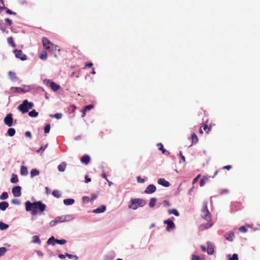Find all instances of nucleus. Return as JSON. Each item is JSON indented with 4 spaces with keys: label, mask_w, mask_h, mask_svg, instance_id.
<instances>
[{
    "label": "nucleus",
    "mask_w": 260,
    "mask_h": 260,
    "mask_svg": "<svg viewBox=\"0 0 260 260\" xmlns=\"http://www.w3.org/2000/svg\"><path fill=\"white\" fill-rule=\"evenodd\" d=\"M49 116L50 117H53V118H55L57 119H59L61 118V117L62 116V114L61 113H56L54 115H50Z\"/></svg>",
    "instance_id": "nucleus-36"
},
{
    "label": "nucleus",
    "mask_w": 260,
    "mask_h": 260,
    "mask_svg": "<svg viewBox=\"0 0 260 260\" xmlns=\"http://www.w3.org/2000/svg\"><path fill=\"white\" fill-rule=\"evenodd\" d=\"M208 180H209V178L206 177H204V178L203 179H202L200 181V186H201V187L205 185L206 181Z\"/></svg>",
    "instance_id": "nucleus-39"
},
{
    "label": "nucleus",
    "mask_w": 260,
    "mask_h": 260,
    "mask_svg": "<svg viewBox=\"0 0 260 260\" xmlns=\"http://www.w3.org/2000/svg\"><path fill=\"white\" fill-rule=\"evenodd\" d=\"M210 127H208L207 125H204L203 129L205 131L206 134H208L210 131Z\"/></svg>",
    "instance_id": "nucleus-49"
},
{
    "label": "nucleus",
    "mask_w": 260,
    "mask_h": 260,
    "mask_svg": "<svg viewBox=\"0 0 260 260\" xmlns=\"http://www.w3.org/2000/svg\"><path fill=\"white\" fill-rule=\"evenodd\" d=\"M157 146H158V149L159 150H161L162 153H165V152H166V149L164 148L162 144H161V143H159L157 144Z\"/></svg>",
    "instance_id": "nucleus-44"
},
{
    "label": "nucleus",
    "mask_w": 260,
    "mask_h": 260,
    "mask_svg": "<svg viewBox=\"0 0 260 260\" xmlns=\"http://www.w3.org/2000/svg\"><path fill=\"white\" fill-rule=\"evenodd\" d=\"M32 242L34 243H37L40 244L41 243V241L40 240L39 237L38 236H34L32 238Z\"/></svg>",
    "instance_id": "nucleus-26"
},
{
    "label": "nucleus",
    "mask_w": 260,
    "mask_h": 260,
    "mask_svg": "<svg viewBox=\"0 0 260 260\" xmlns=\"http://www.w3.org/2000/svg\"><path fill=\"white\" fill-rule=\"evenodd\" d=\"M158 183L163 186L165 187H169L170 186V183L167 180H166L164 178H160L158 180Z\"/></svg>",
    "instance_id": "nucleus-14"
},
{
    "label": "nucleus",
    "mask_w": 260,
    "mask_h": 260,
    "mask_svg": "<svg viewBox=\"0 0 260 260\" xmlns=\"http://www.w3.org/2000/svg\"><path fill=\"white\" fill-rule=\"evenodd\" d=\"M66 255L69 258H72L73 257H75L76 259H78V258L76 255H73V254H69L68 253H66Z\"/></svg>",
    "instance_id": "nucleus-50"
},
{
    "label": "nucleus",
    "mask_w": 260,
    "mask_h": 260,
    "mask_svg": "<svg viewBox=\"0 0 260 260\" xmlns=\"http://www.w3.org/2000/svg\"><path fill=\"white\" fill-rule=\"evenodd\" d=\"M50 129V124H48L45 125L44 127V133L46 134H48L49 133Z\"/></svg>",
    "instance_id": "nucleus-42"
},
{
    "label": "nucleus",
    "mask_w": 260,
    "mask_h": 260,
    "mask_svg": "<svg viewBox=\"0 0 260 260\" xmlns=\"http://www.w3.org/2000/svg\"><path fill=\"white\" fill-rule=\"evenodd\" d=\"M7 251V249L5 247L0 248V257L3 255Z\"/></svg>",
    "instance_id": "nucleus-45"
},
{
    "label": "nucleus",
    "mask_w": 260,
    "mask_h": 260,
    "mask_svg": "<svg viewBox=\"0 0 260 260\" xmlns=\"http://www.w3.org/2000/svg\"><path fill=\"white\" fill-rule=\"evenodd\" d=\"M15 134V130L13 128H10L8 130V134L10 137H13Z\"/></svg>",
    "instance_id": "nucleus-32"
},
{
    "label": "nucleus",
    "mask_w": 260,
    "mask_h": 260,
    "mask_svg": "<svg viewBox=\"0 0 260 260\" xmlns=\"http://www.w3.org/2000/svg\"><path fill=\"white\" fill-rule=\"evenodd\" d=\"M54 242H55V239L54 237H50L47 241V243L48 245H54Z\"/></svg>",
    "instance_id": "nucleus-35"
},
{
    "label": "nucleus",
    "mask_w": 260,
    "mask_h": 260,
    "mask_svg": "<svg viewBox=\"0 0 260 260\" xmlns=\"http://www.w3.org/2000/svg\"><path fill=\"white\" fill-rule=\"evenodd\" d=\"M168 213L169 214H174L176 216H179V212L175 209H169L168 210Z\"/></svg>",
    "instance_id": "nucleus-23"
},
{
    "label": "nucleus",
    "mask_w": 260,
    "mask_h": 260,
    "mask_svg": "<svg viewBox=\"0 0 260 260\" xmlns=\"http://www.w3.org/2000/svg\"><path fill=\"white\" fill-rule=\"evenodd\" d=\"M7 9L6 13L7 14H11V15H15L16 14V13L15 12H12L11 10L8 9Z\"/></svg>",
    "instance_id": "nucleus-57"
},
{
    "label": "nucleus",
    "mask_w": 260,
    "mask_h": 260,
    "mask_svg": "<svg viewBox=\"0 0 260 260\" xmlns=\"http://www.w3.org/2000/svg\"><path fill=\"white\" fill-rule=\"evenodd\" d=\"M210 213L207 209V205L206 203H204L203 209H202V216L205 219L208 220L210 218L209 216Z\"/></svg>",
    "instance_id": "nucleus-10"
},
{
    "label": "nucleus",
    "mask_w": 260,
    "mask_h": 260,
    "mask_svg": "<svg viewBox=\"0 0 260 260\" xmlns=\"http://www.w3.org/2000/svg\"><path fill=\"white\" fill-rule=\"evenodd\" d=\"M9 76L10 77V79L12 81H15L18 79V78L17 77L15 73L9 71L8 73Z\"/></svg>",
    "instance_id": "nucleus-19"
},
{
    "label": "nucleus",
    "mask_w": 260,
    "mask_h": 260,
    "mask_svg": "<svg viewBox=\"0 0 260 260\" xmlns=\"http://www.w3.org/2000/svg\"><path fill=\"white\" fill-rule=\"evenodd\" d=\"M228 193H229V190L228 189H224L221 191L220 194H223Z\"/></svg>",
    "instance_id": "nucleus-62"
},
{
    "label": "nucleus",
    "mask_w": 260,
    "mask_h": 260,
    "mask_svg": "<svg viewBox=\"0 0 260 260\" xmlns=\"http://www.w3.org/2000/svg\"><path fill=\"white\" fill-rule=\"evenodd\" d=\"M31 88L29 85H24L22 87H12L11 90L18 93H25L29 91Z\"/></svg>",
    "instance_id": "nucleus-7"
},
{
    "label": "nucleus",
    "mask_w": 260,
    "mask_h": 260,
    "mask_svg": "<svg viewBox=\"0 0 260 260\" xmlns=\"http://www.w3.org/2000/svg\"><path fill=\"white\" fill-rule=\"evenodd\" d=\"M224 237L226 240L232 242L233 241V238L235 237V234L234 232H230L229 233H226L224 235Z\"/></svg>",
    "instance_id": "nucleus-15"
},
{
    "label": "nucleus",
    "mask_w": 260,
    "mask_h": 260,
    "mask_svg": "<svg viewBox=\"0 0 260 260\" xmlns=\"http://www.w3.org/2000/svg\"><path fill=\"white\" fill-rule=\"evenodd\" d=\"M211 227V223L208 222L206 223H203L200 226L201 230L207 229Z\"/></svg>",
    "instance_id": "nucleus-24"
},
{
    "label": "nucleus",
    "mask_w": 260,
    "mask_h": 260,
    "mask_svg": "<svg viewBox=\"0 0 260 260\" xmlns=\"http://www.w3.org/2000/svg\"><path fill=\"white\" fill-rule=\"evenodd\" d=\"M40 58L42 60H46L47 58V54L46 51H43L39 56Z\"/></svg>",
    "instance_id": "nucleus-37"
},
{
    "label": "nucleus",
    "mask_w": 260,
    "mask_h": 260,
    "mask_svg": "<svg viewBox=\"0 0 260 260\" xmlns=\"http://www.w3.org/2000/svg\"><path fill=\"white\" fill-rule=\"evenodd\" d=\"M200 175H198L195 178H194L193 180V181H192V184H195L197 182L198 179L200 178Z\"/></svg>",
    "instance_id": "nucleus-55"
},
{
    "label": "nucleus",
    "mask_w": 260,
    "mask_h": 260,
    "mask_svg": "<svg viewBox=\"0 0 260 260\" xmlns=\"http://www.w3.org/2000/svg\"><path fill=\"white\" fill-rule=\"evenodd\" d=\"M137 181L139 183H144V182H145V180L144 179L141 178V177L140 176H138L137 177Z\"/></svg>",
    "instance_id": "nucleus-53"
},
{
    "label": "nucleus",
    "mask_w": 260,
    "mask_h": 260,
    "mask_svg": "<svg viewBox=\"0 0 260 260\" xmlns=\"http://www.w3.org/2000/svg\"><path fill=\"white\" fill-rule=\"evenodd\" d=\"M93 107L92 105H89L86 106L82 110V112L83 113V115L82 116V117H84L85 115V112L87 111L91 110Z\"/></svg>",
    "instance_id": "nucleus-20"
},
{
    "label": "nucleus",
    "mask_w": 260,
    "mask_h": 260,
    "mask_svg": "<svg viewBox=\"0 0 260 260\" xmlns=\"http://www.w3.org/2000/svg\"><path fill=\"white\" fill-rule=\"evenodd\" d=\"M9 207V204L6 202L0 203V209L2 211H5Z\"/></svg>",
    "instance_id": "nucleus-21"
},
{
    "label": "nucleus",
    "mask_w": 260,
    "mask_h": 260,
    "mask_svg": "<svg viewBox=\"0 0 260 260\" xmlns=\"http://www.w3.org/2000/svg\"><path fill=\"white\" fill-rule=\"evenodd\" d=\"M25 135L26 137L29 138L30 139L31 138V134L30 132L28 131L25 132Z\"/></svg>",
    "instance_id": "nucleus-56"
},
{
    "label": "nucleus",
    "mask_w": 260,
    "mask_h": 260,
    "mask_svg": "<svg viewBox=\"0 0 260 260\" xmlns=\"http://www.w3.org/2000/svg\"><path fill=\"white\" fill-rule=\"evenodd\" d=\"M42 42L44 47L50 52L55 51L57 49V46L53 44L46 38H43Z\"/></svg>",
    "instance_id": "nucleus-5"
},
{
    "label": "nucleus",
    "mask_w": 260,
    "mask_h": 260,
    "mask_svg": "<svg viewBox=\"0 0 260 260\" xmlns=\"http://www.w3.org/2000/svg\"><path fill=\"white\" fill-rule=\"evenodd\" d=\"M81 161L83 164L87 165V164H88V163L90 161V157L87 155H84L82 157V158L81 159Z\"/></svg>",
    "instance_id": "nucleus-17"
},
{
    "label": "nucleus",
    "mask_w": 260,
    "mask_h": 260,
    "mask_svg": "<svg viewBox=\"0 0 260 260\" xmlns=\"http://www.w3.org/2000/svg\"><path fill=\"white\" fill-rule=\"evenodd\" d=\"M164 206H170L169 202L168 201H165L164 202Z\"/></svg>",
    "instance_id": "nucleus-63"
},
{
    "label": "nucleus",
    "mask_w": 260,
    "mask_h": 260,
    "mask_svg": "<svg viewBox=\"0 0 260 260\" xmlns=\"http://www.w3.org/2000/svg\"><path fill=\"white\" fill-rule=\"evenodd\" d=\"M164 223L167 225L166 230L168 232L171 231L175 228L174 223L170 219H167L164 221Z\"/></svg>",
    "instance_id": "nucleus-9"
},
{
    "label": "nucleus",
    "mask_w": 260,
    "mask_h": 260,
    "mask_svg": "<svg viewBox=\"0 0 260 260\" xmlns=\"http://www.w3.org/2000/svg\"><path fill=\"white\" fill-rule=\"evenodd\" d=\"M14 53L15 56L20 59L21 60H25L26 59V56L23 53L21 50L16 49L14 51Z\"/></svg>",
    "instance_id": "nucleus-11"
},
{
    "label": "nucleus",
    "mask_w": 260,
    "mask_h": 260,
    "mask_svg": "<svg viewBox=\"0 0 260 260\" xmlns=\"http://www.w3.org/2000/svg\"><path fill=\"white\" fill-rule=\"evenodd\" d=\"M52 195L56 198H59L60 197V194L59 191L57 190H54L52 191Z\"/></svg>",
    "instance_id": "nucleus-41"
},
{
    "label": "nucleus",
    "mask_w": 260,
    "mask_h": 260,
    "mask_svg": "<svg viewBox=\"0 0 260 260\" xmlns=\"http://www.w3.org/2000/svg\"><path fill=\"white\" fill-rule=\"evenodd\" d=\"M25 210L27 212L31 211V214L32 216L36 215L38 211H39L41 212H44L46 206L43 204L41 201L35 202L31 203L30 201H26L25 203Z\"/></svg>",
    "instance_id": "nucleus-1"
},
{
    "label": "nucleus",
    "mask_w": 260,
    "mask_h": 260,
    "mask_svg": "<svg viewBox=\"0 0 260 260\" xmlns=\"http://www.w3.org/2000/svg\"><path fill=\"white\" fill-rule=\"evenodd\" d=\"M34 104L32 102H29L27 100H24L22 104L18 106V109L22 113H25L28 112L29 109L32 108Z\"/></svg>",
    "instance_id": "nucleus-4"
},
{
    "label": "nucleus",
    "mask_w": 260,
    "mask_h": 260,
    "mask_svg": "<svg viewBox=\"0 0 260 260\" xmlns=\"http://www.w3.org/2000/svg\"><path fill=\"white\" fill-rule=\"evenodd\" d=\"M47 144L45 145V146L41 147V148L38 150H37V152L38 153H39L40 152H43L45 151V150L46 149V148H47Z\"/></svg>",
    "instance_id": "nucleus-47"
},
{
    "label": "nucleus",
    "mask_w": 260,
    "mask_h": 260,
    "mask_svg": "<svg viewBox=\"0 0 260 260\" xmlns=\"http://www.w3.org/2000/svg\"><path fill=\"white\" fill-rule=\"evenodd\" d=\"M9 227V225L2 221L0 222V230L3 231L6 230Z\"/></svg>",
    "instance_id": "nucleus-34"
},
{
    "label": "nucleus",
    "mask_w": 260,
    "mask_h": 260,
    "mask_svg": "<svg viewBox=\"0 0 260 260\" xmlns=\"http://www.w3.org/2000/svg\"><path fill=\"white\" fill-rule=\"evenodd\" d=\"M66 164L64 162H62L58 166V169L60 172H63L66 168Z\"/></svg>",
    "instance_id": "nucleus-33"
},
{
    "label": "nucleus",
    "mask_w": 260,
    "mask_h": 260,
    "mask_svg": "<svg viewBox=\"0 0 260 260\" xmlns=\"http://www.w3.org/2000/svg\"><path fill=\"white\" fill-rule=\"evenodd\" d=\"M11 203H12V204H14V205H19L20 203L19 201L17 199L12 200L11 201Z\"/></svg>",
    "instance_id": "nucleus-52"
},
{
    "label": "nucleus",
    "mask_w": 260,
    "mask_h": 260,
    "mask_svg": "<svg viewBox=\"0 0 260 260\" xmlns=\"http://www.w3.org/2000/svg\"><path fill=\"white\" fill-rule=\"evenodd\" d=\"M74 219V217L71 215H61L56 217L54 219L51 220L49 223V225L50 226H54L58 223L69 221Z\"/></svg>",
    "instance_id": "nucleus-2"
},
{
    "label": "nucleus",
    "mask_w": 260,
    "mask_h": 260,
    "mask_svg": "<svg viewBox=\"0 0 260 260\" xmlns=\"http://www.w3.org/2000/svg\"><path fill=\"white\" fill-rule=\"evenodd\" d=\"M43 82L46 86L50 87L54 91H56L60 88V86L58 84H57L50 80L45 79Z\"/></svg>",
    "instance_id": "nucleus-6"
},
{
    "label": "nucleus",
    "mask_w": 260,
    "mask_h": 260,
    "mask_svg": "<svg viewBox=\"0 0 260 260\" xmlns=\"http://www.w3.org/2000/svg\"><path fill=\"white\" fill-rule=\"evenodd\" d=\"M191 138H192V143H196L198 142V137L194 133H193L191 135Z\"/></svg>",
    "instance_id": "nucleus-40"
},
{
    "label": "nucleus",
    "mask_w": 260,
    "mask_h": 260,
    "mask_svg": "<svg viewBox=\"0 0 260 260\" xmlns=\"http://www.w3.org/2000/svg\"><path fill=\"white\" fill-rule=\"evenodd\" d=\"M4 122L8 126L10 127L13 125V118L11 113L8 114L4 119Z\"/></svg>",
    "instance_id": "nucleus-8"
},
{
    "label": "nucleus",
    "mask_w": 260,
    "mask_h": 260,
    "mask_svg": "<svg viewBox=\"0 0 260 260\" xmlns=\"http://www.w3.org/2000/svg\"><path fill=\"white\" fill-rule=\"evenodd\" d=\"M191 260H204V257L197 255L195 254H192Z\"/></svg>",
    "instance_id": "nucleus-28"
},
{
    "label": "nucleus",
    "mask_w": 260,
    "mask_h": 260,
    "mask_svg": "<svg viewBox=\"0 0 260 260\" xmlns=\"http://www.w3.org/2000/svg\"><path fill=\"white\" fill-rule=\"evenodd\" d=\"M13 196L15 197H19L21 195V188L19 186L13 187L12 189Z\"/></svg>",
    "instance_id": "nucleus-12"
},
{
    "label": "nucleus",
    "mask_w": 260,
    "mask_h": 260,
    "mask_svg": "<svg viewBox=\"0 0 260 260\" xmlns=\"http://www.w3.org/2000/svg\"><path fill=\"white\" fill-rule=\"evenodd\" d=\"M157 200L155 198H152L150 199V202L149 203V206L150 207H153L155 206V203Z\"/></svg>",
    "instance_id": "nucleus-29"
},
{
    "label": "nucleus",
    "mask_w": 260,
    "mask_h": 260,
    "mask_svg": "<svg viewBox=\"0 0 260 260\" xmlns=\"http://www.w3.org/2000/svg\"><path fill=\"white\" fill-rule=\"evenodd\" d=\"M106 207L105 205H102L100 207L93 210L92 212L94 213H101L105 211Z\"/></svg>",
    "instance_id": "nucleus-16"
},
{
    "label": "nucleus",
    "mask_w": 260,
    "mask_h": 260,
    "mask_svg": "<svg viewBox=\"0 0 260 260\" xmlns=\"http://www.w3.org/2000/svg\"><path fill=\"white\" fill-rule=\"evenodd\" d=\"M98 197V194L96 193H93L91 195L90 201H93L94 200Z\"/></svg>",
    "instance_id": "nucleus-54"
},
{
    "label": "nucleus",
    "mask_w": 260,
    "mask_h": 260,
    "mask_svg": "<svg viewBox=\"0 0 260 260\" xmlns=\"http://www.w3.org/2000/svg\"><path fill=\"white\" fill-rule=\"evenodd\" d=\"M39 174V171L37 169H32L30 172V176L31 178Z\"/></svg>",
    "instance_id": "nucleus-30"
},
{
    "label": "nucleus",
    "mask_w": 260,
    "mask_h": 260,
    "mask_svg": "<svg viewBox=\"0 0 260 260\" xmlns=\"http://www.w3.org/2000/svg\"><path fill=\"white\" fill-rule=\"evenodd\" d=\"M239 231L242 233H246L247 231V229L245 226H241L239 229Z\"/></svg>",
    "instance_id": "nucleus-48"
},
{
    "label": "nucleus",
    "mask_w": 260,
    "mask_h": 260,
    "mask_svg": "<svg viewBox=\"0 0 260 260\" xmlns=\"http://www.w3.org/2000/svg\"><path fill=\"white\" fill-rule=\"evenodd\" d=\"M20 173L23 176H26L28 175L27 169L25 166H21L20 169Z\"/></svg>",
    "instance_id": "nucleus-22"
},
{
    "label": "nucleus",
    "mask_w": 260,
    "mask_h": 260,
    "mask_svg": "<svg viewBox=\"0 0 260 260\" xmlns=\"http://www.w3.org/2000/svg\"><path fill=\"white\" fill-rule=\"evenodd\" d=\"M63 202L66 206L72 205L75 203V200L73 199H66L63 200Z\"/></svg>",
    "instance_id": "nucleus-18"
},
{
    "label": "nucleus",
    "mask_w": 260,
    "mask_h": 260,
    "mask_svg": "<svg viewBox=\"0 0 260 260\" xmlns=\"http://www.w3.org/2000/svg\"><path fill=\"white\" fill-rule=\"evenodd\" d=\"M230 260H238V256L237 254L234 253L232 257L230 258Z\"/></svg>",
    "instance_id": "nucleus-51"
},
{
    "label": "nucleus",
    "mask_w": 260,
    "mask_h": 260,
    "mask_svg": "<svg viewBox=\"0 0 260 260\" xmlns=\"http://www.w3.org/2000/svg\"><path fill=\"white\" fill-rule=\"evenodd\" d=\"M179 155L180 156H181V160L183 162H185V156H183L181 153V152L180 151V153H179Z\"/></svg>",
    "instance_id": "nucleus-58"
},
{
    "label": "nucleus",
    "mask_w": 260,
    "mask_h": 260,
    "mask_svg": "<svg viewBox=\"0 0 260 260\" xmlns=\"http://www.w3.org/2000/svg\"><path fill=\"white\" fill-rule=\"evenodd\" d=\"M66 256H67L66 254L65 255L63 254H59L58 255V257L60 259H64L66 258Z\"/></svg>",
    "instance_id": "nucleus-60"
},
{
    "label": "nucleus",
    "mask_w": 260,
    "mask_h": 260,
    "mask_svg": "<svg viewBox=\"0 0 260 260\" xmlns=\"http://www.w3.org/2000/svg\"><path fill=\"white\" fill-rule=\"evenodd\" d=\"M5 21L8 23L9 25H11L12 21L8 18L5 19Z\"/></svg>",
    "instance_id": "nucleus-59"
},
{
    "label": "nucleus",
    "mask_w": 260,
    "mask_h": 260,
    "mask_svg": "<svg viewBox=\"0 0 260 260\" xmlns=\"http://www.w3.org/2000/svg\"><path fill=\"white\" fill-rule=\"evenodd\" d=\"M156 190V188L154 185L150 184L145 189L144 192L147 194H151L154 192Z\"/></svg>",
    "instance_id": "nucleus-13"
},
{
    "label": "nucleus",
    "mask_w": 260,
    "mask_h": 260,
    "mask_svg": "<svg viewBox=\"0 0 260 260\" xmlns=\"http://www.w3.org/2000/svg\"><path fill=\"white\" fill-rule=\"evenodd\" d=\"M8 198V194L7 192H4L2 193L0 197V199L2 200H6Z\"/></svg>",
    "instance_id": "nucleus-38"
},
{
    "label": "nucleus",
    "mask_w": 260,
    "mask_h": 260,
    "mask_svg": "<svg viewBox=\"0 0 260 260\" xmlns=\"http://www.w3.org/2000/svg\"><path fill=\"white\" fill-rule=\"evenodd\" d=\"M8 43L12 47H15L16 46L15 44L13 42V38L10 37L7 39Z\"/></svg>",
    "instance_id": "nucleus-31"
},
{
    "label": "nucleus",
    "mask_w": 260,
    "mask_h": 260,
    "mask_svg": "<svg viewBox=\"0 0 260 260\" xmlns=\"http://www.w3.org/2000/svg\"><path fill=\"white\" fill-rule=\"evenodd\" d=\"M38 113L35 110H32L28 113L29 116L31 117H36L38 116Z\"/></svg>",
    "instance_id": "nucleus-27"
},
{
    "label": "nucleus",
    "mask_w": 260,
    "mask_h": 260,
    "mask_svg": "<svg viewBox=\"0 0 260 260\" xmlns=\"http://www.w3.org/2000/svg\"><path fill=\"white\" fill-rule=\"evenodd\" d=\"M85 179L86 183H88L91 181V179L90 178H89L87 176H85Z\"/></svg>",
    "instance_id": "nucleus-61"
},
{
    "label": "nucleus",
    "mask_w": 260,
    "mask_h": 260,
    "mask_svg": "<svg viewBox=\"0 0 260 260\" xmlns=\"http://www.w3.org/2000/svg\"><path fill=\"white\" fill-rule=\"evenodd\" d=\"M201 248L203 252H205L206 251V248L205 246L202 245L201 246Z\"/></svg>",
    "instance_id": "nucleus-64"
},
{
    "label": "nucleus",
    "mask_w": 260,
    "mask_h": 260,
    "mask_svg": "<svg viewBox=\"0 0 260 260\" xmlns=\"http://www.w3.org/2000/svg\"><path fill=\"white\" fill-rule=\"evenodd\" d=\"M82 201L84 203L86 204L88 203L90 201V199L88 197L85 196L82 198Z\"/></svg>",
    "instance_id": "nucleus-46"
},
{
    "label": "nucleus",
    "mask_w": 260,
    "mask_h": 260,
    "mask_svg": "<svg viewBox=\"0 0 260 260\" xmlns=\"http://www.w3.org/2000/svg\"><path fill=\"white\" fill-rule=\"evenodd\" d=\"M145 204V201L142 199H132L129 202L128 207L131 209L136 210L138 207H143Z\"/></svg>",
    "instance_id": "nucleus-3"
},
{
    "label": "nucleus",
    "mask_w": 260,
    "mask_h": 260,
    "mask_svg": "<svg viewBox=\"0 0 260 260\" xmlns=\"http://www.w3.org/2000/svg\"><path fill=\"white\" fill-rule=\"evenodd\" d=\"M10 181L12 183H16L18 181L17 176L14 174L12 175Z\"/></svg>",
    "instance_id": "nucleus-25"
},
{
    "label": "nucleus",
    "mask_w": 260,
    "mask_h": 260,
    "mask_svg": "<svg viewBox=\"0 0 260 260\" xmlns=\"http://www.w3.org/2000/svg\"><path fill=\"white\" fill-rule=\"evenodd\" d=\"M55 242L58 244L62 245V244H65L67 242V241L64 239H62V240L55 239Z\"/></svg>",
    "instance_id": "nucleus-43"
}]
</instances>
